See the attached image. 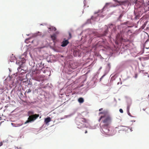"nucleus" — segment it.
Here are the masks:
<instances>
[{
	"mask_svg": "<svg viewBox=\"0 0 149 149\" xmlns=\"http://www.w3.org/2000/svg\"><path fill=\"white\" fill-rule=\"evenodd\" d=\"M99 114L104 115V118L102 120L103 125L102 126H109L112 121V118L109 114L108 112L107 111L104 110L103 112H100Z\"/></svg>",
	"mask_w": 149,
	"mask_h": 149,
	"instance_id": "obj_1",
	"label": "nucleus"
},
{
	"mask_svg": "<svg viewBox=\"0 0 149 149\" xmlns=\"http://www.w3.org/2000/svg\"><path fill=\"white\" fill-rule=\"evenodd\" d=\"M88 120L85 118H81L79 116L76 119V123L77 126V127L79 129L83 128L86 126L84 123H87Z\"/></svg>",
	"mask_w": 149,
	"mask_h": 149,
	"instance_id": "obj_2",
	"label": "nucleus"
},
{
	"mask_svg": "<svg viewBox=\"0 0 149 149\" xmlns=\"http://www.w3.org/2000/svg\"><path fill=\"white\" fill-rule=\"evenodd\" d=\"M102 130L101 131L103 134L108 135H112L110 133V131L109 130V126H101Z\"/></svg>",
	"mask_w": 149,
	"mask_h": 149,
	"instance_id": "obj_3",
	"label": "nucleus"
},
{
	"mask_svg": "<svg viewBox=\"0 0 149 149\" xmlns=\"http://www.w3.org/2000/svg\"><path fill=\"white\" fill-rule=\"evenodd\" d=\"M41 58H39L40 61L39 62V63H38V64H40L39 68L38 69V74L40 73H45L46 71L45 69V68H44L43 67H42V68H41L42 66V60L43 59V58L42 57H41Z\"/></svg>",
	"mask_w": 149,
	"mask_h": 149,
	"instance_id": "obj_4",
	"label": "nucleus"
},
{
	"mask_svg": "<svg viewBox=\"0 0 149 149\" xmlns=\"http://www.w3.org/2000/svg\"><path fill=\"white\" fill-rule=\"evenodd\" d=\"M37 118V114H33L32 115L29 116V117L25 123L24 124H26L29 123H31L33 121Z\"/></svg>",
	"mask_w": 149,
	"mask_h": 149,
	"instance_id": "obj_5",
	"label": "nucleus"
},
{
	"mask_svg": "<svg viewBox=\"0 0 149 149\" xmlns=\"http://www.w3.org/2000/svg\"><path fill=\"white\" fill-rule=\"evenodd\" d=\"M69 42L68 40H65L64 39L63 40L61 43V46L63 47H64L67 46Z\"/></svg>",
	"mask_w": 149,
	"mask_h": 149,
	"instance_id": "obj_6",
	"label": "nucleus"
},
{
	"mask_svg": "<svg viewBox=\"0 0 149 149\" xmlns=\"http://www.w3.org/2000/svg\"><path fill=\"white\" fill-rule=\"evenodd\" d=\"M70 66L71 68L73 69L77 68V67L76 63H75L74 62H73L72 63H70Z\"/></svg>",
	"mask_w": 149,
	"mask_h": 149,
	"instance_id": "obj_7",
	"label": "nucleus"
},
{
	"mask_svg": "<svg viewBox=\"0 0 149 149\" xmlns=\"http://www.w3.org/2000/svg\"><path fill=\"white\" fill-rule=\"evenodd\" d=\"M144 9L146 10H149V1H148V2L144 3Z\"/></svg>",
	"mask_w": 149,
	"mask_h": 149,
	"instance_id": "obj_8",
	"label": "nucleus"
},
{
	"mask_svg": "<svg viewBox=\"0 0 149 149\" xmlns=\"http://www.w3.org/2000/svg\"><path fill=\"white\" fill-rule=\"evenodd\" d=\"M116 1V2L118 3V5H121L124 4L125 3L126 1Z\"/></svg>",
	"mask_w": 149,
	"mask_h": 149,
	"instance_id": "obj_9",
	"label": "nucleus"
},
{
	"mask_svg": "<svg viewBox=\"0 0 149 149\" xmlns=\"http://www.w3.org/2000/svg\"><path fill=\"white\" fill-rule=\"evenodd\" d=\"M51 120V118L50 117H49L45 119V122L46 124H47L50 122Z\"/></svg>",
	"mask_w": 149,
	"mask_h": 149,
	"instance_id": "obj_10",
	"label": "nucleus"
},
{
	"mask_svg": "<svg viewBox=\"0 0 149 149\" xmlns=\"http://www.w3.org/2000/svg\"><path fill=\"white\" fill-rule=\"evenodd\" d=\"M144 47L147 49H149V42L148 41H146L145 42Z\"/></svg>",
	"mask_w": 149,
	"mask_h": 149,
	"instance_id": "obj_11",
	"label": "nucleus"
},
{
	"mask_svg": "<svg viewBox=\"0 0 149 149\" xmlns=\"http://www.w3.org/2000/svg\"><path fill=\"white\" fill-rule=\"evenodd\" d=\"M78 101L80 103H82L84 102V99L82 97H80L78 99Z\"/></svg>",
	"mask_w": 149,
	"mask_h": 149,
	"instance_id": "obj_12",
	"label": "nucleus"
},
{
	"mask_svg": "<svg viewBox=\"0 0 149 149\" xmlns=\"http://www.w3.org/2000/svg\"><path fill=\"white\" fill-rule=\"evenodd\" d=\"M125 129H123V130H120L119 131V133H123L124 134L126 133V131L125 130Z\"/></svg>",
	"mask_w": 149,
	"mask_h": 149,
	"instance_id": "obj_13",
	"label": "nucleus"
},
{
	"mask_svg": "<svg viewBox=\"0 0 149 149\" xmlns=\"http://www.w3.org/2000/svg\"><path fill=\"white\" fill-rule=\"evenodd\" d=\"M51 38L53 41L55 40L56 39V37H55V36H51Z\"/></svg>",
	"mask_w": 149,
	"mask_h": 149,
	"instance_id": "obj_14",
	"label": "nucleus"
},
{
	"mask_svg": "<svg viewBox=\"0 0 149 149\" xmlns=\"http://www.w3.org/2000/svg\"><path fill=\"white\" fill-rule=\"evenodd\" d=\"M104 117V115H103L101 116L100 117V118H99V120H98L99 122H100V121L102 119V118L103 119Z\"/></svg>",
	"mask_w": 149,
	"mask_h": 149,
	"instance_id": "obj_15",
	"label": "nucleus"
},
{
	"mask_svg": "<svg viewBox=\"0 0 149 149\" xmlns=\"http://www.w3.org/2000/svg\"><path fill=\"white\" fill-rule=\"evenodd\" d=\"M31 92V90L30 89H29L27 90V91H26L25 93H29Z\"/></svg>",
	"mask_w": 149,
	"mask_h": 149,
	"instance_id": "obj_16",
	"label": "nucleus"
},
{
	"mask_svg": "<svg viewBox=\"0 0 149 149\" xmlns=\"http://www.w3.org/2000/svg\"><path fill=\"white\" fill-rule=\"evenodd\" d=\"M119 111L121 113H123V111L122 109H119Z\"/></svg>",
	"mask_w": 149,
	"mask_h": 149,
	"instance_id": "obj_17",
	"label": "nucleus"
},
{
	"mask_svg": "<svg viewBox=\"0 0 149 149\" xmlns=\"http://www.w3.org/2000/svg\"><path fill=\"white\" fill-rule=\"evenodd\" d=\"M69 36H70V37L69 38H68V39H70V38L72 36H71V34L70 33H69Z\"/></svg>",
	"mask_w": 149,
	"mask_h": 149,
	"instance_id": "obj_18",
	"label": "nucleus"
},
{
	"mask_svg": "<svg viewBox=\"0 0 149 149\" xmlns=\"http://www.w3.org/2000/svg\"><path fill=\"white\" fill-rule=\"evenodd\" d=\"M21 69V67H19L18 68H17V70H18L19 71H21V70H20V69Z\"/></svg>",
	"mask_w": 149,
	"mask_h": 149,
	"instance_id": "obj_19",
	"label": "nucleus"
},
{
	"mask_svg": "<svg viewBox=\"0 0 149 149\" xmlns=\"http://www.w3.org/2000/svg\"><path fill=\"white\" fill-rule=\"evenodd\" d=\"M129 108H130L129 106H128L127 107V111H128V112H129ZM128 114L129 115H130V113H129Z\"/></svg>",
	"mask_w": 149,
	"mask_h": 149,
	"instance_id": "obj_20",
	"label": "nucleus"
},
{
	"mask_svg": "<svg viewBox=\"0 0 149 149\" xmlns=\"http://www.w3.org/2000/svg\"><path fill=\"white\" fill-rule=\"evenodd\" d=\"M120 37V34L119 33H118L117 35L116 38H119Z\"/></svg>",
	"mask_w": 149,
	"mask_h": 149,
	"instance_id": "obj_21",
	"label": "nucleus"
},
{
	"mask_svg": "<svg viewBox=\"0 0 149 149\" xmlns=\"http://www.w3.org/2000/svg\"><path fill=\"white\" fill-rule=\"evenodd\" d=\"M3 143L2 142H0V146H2L3 145Z\"/></svg>",
	"mask_w": 149,
	"mask_h": 149,
	"instance_id": "obj_22",
	"label": "nucleus"
},
{
	"mask_svg": "<svg viewBox=\"0 0 149 149\" xmlns=\"http://www.w3.org/2000/svg\"><path fill=\"white\" fill-rule=\"evenodd\" d=\"M137 76H138L137 74H135V78H137Z\"/></svg>",
	"mask_w": 149,
	"mask_h": 149,
	"instance_id": "obj_23",
	"label": "nucleus"
},
{
	"mask_svg": "<svg viewBox=\"0 0 149 149\" xmlns=\"http://www.w3.org/2000/svg\"><path fill=\"white\" fill-rule=\"evenodd\" d=\"M29 40V39H26L25 40V42L26 43H28V42H27V41H28V40Z\"/></svg>",
	"mask_w": 149,
	"mask_h": 149,
	"instance_id": "obj_24",
	"label": "nucleus"
},
{
	"mask_svg": "<svg viewBox=\"0 0 149 149\" xmlns=\"http://www.w3.org/2000/svg\"><path fill=\"white\" fill-rule=\"evenodd\" d=\"M107 33V31H105V33H104V34L103 35H105Z\"/></svg>",
	"mask_w": 149,
	"mask_h": 149,
	"instance_id": "obj_25",
	"label": "nucleus"
},
{
	"mask_svg": "<svg viewBox=\"0 0 149 149\" xmlns=\"http://www.w3.org/2000/svg\"><path fill=\"white\" fill-rule=\"evenodd\" d=\"M30 113H32H32H32V112H29V115H30V114H30Z\"/></svg>",
	"mask_w": 149,
	"mask_h": 149,
	"instance_id": "obj_26",
	"label": "nucleus"
},
{
	"mask_svg": "<svg viewBox=\"0 0 149 149\" xmlns=\"http://www.w3.org/2000/svg\"><path fill=\"white\" fill-rule=\"evenodd\" d=\"M137 1V0H136V1H135V3H138V1Z\"/></svg>",
	"mask_w": 149,
	"mask_h": 149,
	"instance_id": "obj_27",
	"label": "nucleus"
},
{
	"mask_svg": "<svg viewBox=\"0 0 149 149\" xmlns=\"http://www.w3.org/2000/svg\"><path fill=\"white\" fill-rule=\"evenodd\" d=\"M102 109H103V108H101V109H100L99 110V111H100L102 110Z\"/></svg>",
	"mask_w": 149,
	"mask_h": 149,
	"instance_id": "obj_28",
	"label": "nucleus"
},
{
	"mask_svg": "<svg viewBox=\"0 0 149 149\" xmlns=\"http://www.w3.org/2000/svg\"><path fill=\"white\" fill-rule=\"evenodd\" d=\"M109 4V3H107L106 4V5H105V6H104V7H107V5L108 4Z\"/></svg>",
	"mask_w": 149,
	"mask_h": 149,
	"instance_id": "obj_29",
	"label": "nucleus"
},
{
	"mask_svg": "<svg viewBox=\"0 0 149 149\" xmlns=\"http://www.w3.org/2000/svg\"><path fill=\"white\" fill-rule=\"evenodd\" d=\"M85 134H86V133H87V130H86V131H85Z\"/></svg>",
	"mask_w": 149,
	"mask_h": 149,
	"instance_id": "obj_30",
	"label": "nucleus"
},
{
	"mask_svg": "<svg viewBox=\"0 0 149 149\" xmlns=\"http://www.w3.org/2000/svg\"><path fill=\"white\" fill-rule=\"evenodd\" d=\"M104 76H103L101 78H100V79H101Z\"/></svg>",
	"mask_w": 149,
	"mask_h": 149,
	"instance_id": "obj_31",
	"label": "nucleus"
},
{
	"mask_svg": "<svg viewBox=\"0 0 149 149\" xmlns=\"http://www.w3.org/2000/svg\"><path fill=\"white\" fill-rule=\"evenodd\" d=\"M34 72H33V75H34Z\"/></svg>",
	"mask_w": 149,
	"mask_h": 149,
	"instance_id": "obj_32",
	"label": "nucleus"
},
{
	"mask_svg": "<svg viewBox=\"0 0 149 149\" xmlns=\"http://www.w3.org/2000/svg\"><path fill=\"white\" fill-rule=\"evenodd\" d=\"M54 29H55V30H56V28H54Z\"/></svg>",
	"mask_w": 149,
	"mask_h": 149,
	"instance_id": "obj_33",
	"label": "nucleus"
},
{
	"mask_svg": "<svg viewBox=\"0 0 149 149\" xmlns=\"http://www.w3.org/2000/svg\"><path fill=\"white\" fill-rule=\"evenodd\" d=\"M39 116V115H38V117Z\"/></svg>",
	"mask_w": 149,
	"mask_h": 149,
	"instance_id": "obj_34",
	"label": "nucleus"
},
{
	"mask_svg": "<svg viewBox=\"0 0 149 149\" xmlns=\"http://www.w3.org/2000/svg\"><path fill=\"white\" fill-rule=\"evenodd\" d=\"M148 77H149V76H148Z\"/></svg>",
	"mask_w": 149,
	"mask_h": 149,
	"instance_id": "obj_35",
	"label": "nucleus"
}]
</instances>
